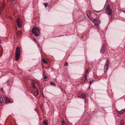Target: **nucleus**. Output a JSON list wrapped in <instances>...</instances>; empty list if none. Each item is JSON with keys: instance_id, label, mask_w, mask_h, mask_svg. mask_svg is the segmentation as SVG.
Wrapping results in <instances>:
<instances>
[{"instance_id": "obj_12", "label": "nucleus", "mask_w": 125, "mask_h": 125, "mask_svg": "<svg viewBox=\"0 0 125 125\" xmlns=\"http://www.w3.org/2000/svg\"><path fill=\"white\" fill-rule=\"evenodd\" d=\"M85 96V94L84 93H83L82 95L80 96L81 98L83 99L84 98Z\"/></svg>"}, {"instance_id": "obj_11", "label": "nucleus", "mask_w": 125, "mask_h": 125, "mask_svg": "<svg viewBox=\"0 0 125 125\" xmlns=\"http://www.w3.org/2000/svg\"><path fill=\"white\" fill-rule=\"evenodd\" d=\"M35 90L36 92L35 93L34 95L35 96L38 95L39 94L38 90L37 88H36Z\"/></svg>"}, {"instance_id": "obj_6", "label": "nucleus", "mask_w": 125, "mask_h": 125, "mask_svg": "<svg viewBox=\"0 0 125 125\" xmlns=\"http://www.w3.org/2000/svg\"><path fill=\"white\" fill-rule=\"evenodd\" d=\"M86 14L87 15V16L91 20L93 19L92 18V17L91 15V11L89 10L87 11Z\"/></svg>"}, {"instance_id": "obj_23", "label": "nucleus", "mask_w": 125, "mask_h": 125, "mask_svg": "<svg viewBox=\"0 0 125 125\" xmlns=\"http://www.w3.org/2000/svg\"><path fill=\"white\" fill-rule=\"evenodd\" d=\"M43 4L44 5V6L45 8H46L48 5V4L47 3H44Z\"/></svg>"}, {"instance_id": "obj_9", "label": "nucleus", "mask_w": 125, "mask_h": 125, "mask_svg": "<svg viewBox=\"0 0 125 125\" xmlns=\"http://www.w3.org/2000/svg\"><path fill=\"white\" fill-rule=\"evenodd\" d=\"M11 100L10 99L7 97H6V101L5 103L6 104H7L8 103H11ZM11 102V103H12Z\"/></svg>"}, {"instance_id": "obj_29", "label": "nucleus", "mask_w": 125, "mask_h": 125, "mask_svg": "<svg viewBox=\"0 0 125 125\" xmlns=\"http://www.w3.org/2000/svg\"><path fill=\"white\" fill-rule=\"evenodd\" d=\"M3 51H2V52H1V55H2V53H3Z\"/></svg>"}, {"instance_id": "obj_21", "label": "nucleus", "mask_w": 125, "mask_h": 125, "mask_svg": "<svg viewBox=\"0 0 125 125\" xmlns=\"http://www.w3.org/2000/svg\"><path fill=\"white\" fill-rule=\"evenodd\" d=\"M86 76H87V75H85L84 76V78H83V81H84L85 82V81L86 80V79H87L86 77Z\"/></svg>"}, {"instance_id": "obj_27", "label": "nucleus", "mask_w": 125, "mask_h": 125, "mask_svg": "<svg viewBox=\"0 0 125 125\" xmlns=\"http://www.w3.org/2000/svg\"><path fill=\"white\" fill-rule=\"evenodd\" d=\"M103 48H105V44H103Z\"/></svg>"}, {"instance_id": "obj_33", "label": "nucleus", "mask_w": 125, "mask_h": 125, "mask_svg": "<svg viewBox=\"0 0 125 125\" xmlns=\"http://www.w3.org/2000/svg\"><path fill=\"white\" fill-rule=\"evenodd\" d=\"M1 90L2 91L3 90V89H1Z\"/></svg>"}, {"instance_id": "obj_32", "label": "nucleus", "mask_w": 125, "mask_h": 125, "mask_svg": "<svg viewBox=\"0 0 125 125\" xmlns=\"http://www.w3.org/2000/svg\"><path fill=\"white\" fill-rule=\"evenodd\" d=\"M1 6H0V10H1Z\"/></svg>"}, {"instance_id": "obj_34", "label": "nucleus", "mask_w": 125, "mask_h": 125, "mask_svg": "<svg viewBox=\"0 0 125 125\" xmlns=\"http://www.w3.org/2000/svg\"><path fill=\"white\" fill-rule=\"evenodd\" d=\"M85 102L86 101V100L85 99Z\"/></svg>"}, {"instance_id": "obj_8", "label": "nucleus", "mask_w": 125, "mask_h": 125, "mask_svg": "<svg viewBox=\"0 0 125 125\" xmlns=\"http://www.w3.org/2000/svg\"><path fill=\"white\" fill-rule=\"evenodd\" d=\"M125 111V109H122L120 111H118L117 110H116V112L117 113L120 114H121L123 113Z\"/></svg>"}, {"instance_id": "obj_31", "label": "nucleus", "mask_w": 125, "mask_h": 125, "mask_svg": "<svg viewBox=\"0 0 125 125\" xmlns=\"http://www.w3.org/2000/svg\"><path fill=\"white\" fill-rule=\"evenodd\" d=\"M34 40L36 42V39H34Z\"/></svg>"}, {"instance_id": "obj_15", "label": "nucleus", "mask_w": 125, "mask_h": 125, "mask_svg": "<svg viewBox=\"0 0 125 125\" xmlns=\"http://www.w3.org/2000/svg\"><path fill=\"white\" fill-rule=\"evenodd\" d=\"M43 62L44 63H48V60H47L45 59L44 58L43 60Z\"/></svg>"}, {"instance_id": "obj_26", "label": "nucleus", "mask_w": 125, "mask_h": 125, "mask_svg": "<svg viewBox=\"0 0 125 125\" xmlns=\"http://www.w3.org/2000/svg\"><path fill=\"white\" fill-rule=\"evenodd\" d=\"M101 11H96V10H94V11L96 13H99L101 12Z\"/></svg>"}, {"instance_id": "obj_22", "label": "nucleus", "mask_w": 125, "mask_h": 125, "mask_svg": "<svg viewBox=\"0 0 125 125\" xmlns=\"http://www.w3.org/2000/svg\"><path fill=\"white\" fill-rule=\"evenodd\" d=\"M93 81H94V80H93V79H92L91 80H90L89 81V83L90 84V85L92 83V82H93Z\"/></svg>"}, {"instance_id": "obj_10", "label": "nucleus", "mask_w": 125, "mask_h": 125, "mask_svg": "<svg viewBox=\"0 0 125 125\" xmlns=\"http://www.w3.org/2000/svg\"><path fill=\"white\" fill-rule=\"evenodd\" d=\"M31 85L32 87V88H35V89H36V87L35 85V84L34 82H32L31 84Z\"/></svg>"}, {"instance_id": "obj_1", "label": "nucleus", "mask_w": 125, "mask_h": 125, "mask_svg": "<svg viewBox=\"0 0 125 125\" xmlns=\"http://www.w3.org/2000/svg\"><path fill=\"white\" fill-rule=\"evenodd\" d=\"M33 34L36 37L38 36L40 33V30L38 29L37 27L33 26L31 31Z\"/></svg>"}, {"instance_id": "obj_19", "label": "nucleus", "mask_w": 125, "mask_h": 125, "mask_svg": "<svg viewBox=\"0 0 125 125\" xmlns=\"http://www.w3.org/2000/svg\"><path fill=\"white\" fill-rule=\"evenodd\" d=\"M120 125H124V121L123 120H121L120 121Z\"/></svg>"}, {"instance_id": "obj_25", "label": "nucleus", "mask_w": 125, "mask_h": 125, "mask_svg": "<svg viewBox=\"0 0 125 125\" xmlns=\"http://www.w3.org/2000/svg\"><path fill=\"white\" fill-rule=\"evenodd\" d=\"M85 75H87V74L88 73V71L87 69L86 70V72H85Z\"/></svg>"}, {"instance_id": "obj_35", "label": "nucleus", "mask_w": 125, "mask_h": 125, "mask_svg": "<svg viewBox=\"0 0 125 125\" xmlns=\"http://www.w3.org/2000/svg\"><path fill=\"white\" fill-rule=\"evenodd\" d=\"M13 1H14L15 0H12Z\"/></svg>"}, {"instance_id": "obj_4", "label": "nucleus", "mask_w": 125, "mask_h": 125, "mask_svg": "<svg viewBox=\"0 0 125 125\" xmlns=\"http://www.w3.org/2000/svg\"><path fill=\"white\" fill-rule=\"evenodd\" d=\"M91 20L97 26H98L100 23V20L97 18L92 19Z\"/></svg>"}, {"instance_id": "obj_20", "label": "nucleus", "mask_w": 125, "mask_h": 125, "mask_svg": "<svg viewBox=\"0 0 125 125\" xmlns=\"http://www.w3.org/2000/svg\"><path fill=\"white\" fill-rule=\"evenodd\" d=\"M65 123L63 120H62L61 125H65Z\"/></svg>"}, {"instance_id": "obj_28", "label": "nucleus", "mask_w": 125, "mask_h": 125, "mask_svg": "<svg viewBox=\"0 0 125 125\" xmlns=\"http://www.w3.org/2000/svg\"><path fill=\"white\" fill-rule=\"evenodd\" d=\"M43 78L44 79H47V76H46L45 75L43 77Z\"/></svg>"}, {"instance_id": "obj_3", "label": "nucleus", "mask_w": 125, "mask_h": 125, "mask_svg": "<svg viewBox=\"0 0 125 125\" xmlns=\"http://www.w3.org/2000/svg\"><path fill=\"white\" fill-rule=\"evenodd\" d=\"M110 5H108L106 8L105 10L106 12H107L109 15L111 16V18H112V11L110 9Z\"/></svg>"}, {"instance_id": "obj_24", "label": "nucleus", "mask_w": 125, "mask_h": 125, "mask_svg": "<svg viewBox=\"0 0 125 125\" xmlns=\"http://www.w3.org/2000/svg\"><path fill=\"white\" fill-rule=\"evenodd\" d=\"M68 65V63L66 62L64 64V66H67Z\"/></svg>"}, {"instance_id": "obj_13", "label": "nucleus", "mask_w": 125, "mask_h": 125, "mask_svg": "<svg viewBox=\"0 0 125 125\" xmlns=\"http://www.w3.org/2000/svg\"><path fill=\"white\" fill-rule=\"evenodd\" d=\"M105 48H102L100 51V52L102 53H104V52L105 51Z\"/></svg>"}, {"instance_id": "obj_18", "label": "nucleus", "mask_w": 125, "mask_h": 125, "mask_svg": "<svg viewBox=\"0 0 125 125\" xmlns=\"http://www.w3.org/2000/svg\"><path fill=\"white\" fill-rule=\"evenodd\" d=\"M83 18L81 19V21L83 20V19H85L84 17V16H83V15H82V16H80L79 17V18Z\"/></svg>"}, {"instance_id": "obj_30", "label": "nucleus", "mask_w": 125, "mask_h": 125, "mask_svg": "<svg viewBox=\"0 0 125 125\" xmlns=\"http://www.w3.org/2000/svg\"><path fill=\"white\" fill-rule=\"evenodd\" d=\"M42 95L44 97V94H42Z\"/></svg>"}, {"instance_id": "obj_5", "label": "nucleus", "mask_w": 125, "mask_h": 125, "mask_svg": "<svg viewBox=\"0 0 125 125\" xmlns=\"http://www.w3.org/2000/svg\"><path fill=\"white\" fill-rule=\"evenodd\" d=\"M17 23L18 27L19 28L21 27V19L19 18H18L17 19Z\"/></svg>"}, {"instance_id": "obj_14", "label": "nucleus", "mask_w": 125, "mask_h": 125, "mask_svg": "<svg viewBox=\"0 0 125 125\" xmlns=\"http://www.w3.org/2000/svg\"><path fill=\"white\" fill-rule=\"evenodd\" d=\"M44 125H48V121L46 120H45L43 122Z\"/></svg>"}, {"instance_id": "obj_2", "label": "nucleus", "mask_w": 125, "mask_h": 125, "mask_svg": "<svg viewBox=\"0 0 125 125\" xmlns=\"http://www.w3.org/2000/svg\"><path fill=\"white\" fill-rule=\"evenodd\" d=\"M15 55L16 56L15 59L18 60L20 58V49L19 47H17L16 50Z\"/></svg>"}, {"instance_id": "obj_7", "label": "nucleus", "mask_w": 125, "mask_h": 125, "mask_svg": "<svg viewBox=\"0 0 125 125\" xmlns=\"http://www.w3.org/2000/svg\"><path fill=\"white\" fill-rule=\"evenodd\" d=\"M109 65V62H107L105 64L104 66V72H105L108 68Z\"/></svg>"}, {"instance_id": "obj_17", "label": "nucleus", "mask_w": 125, "mask_h": 125, "mask_svg": "<svg viewBox=\"0 0 125 125\" xmlns=\"http://www.w3.org/2000/svg\"><path fill=\"white\" fill-rule=\"evenodd\" d=\"M50 84L52 85L55 86V83L53 82H50Z\"/></svg>"}, {"instance_id": "obj_16", "label": "nucleus", "mask_w": 125, "mask_h": 125, "mask_svg": "<svg viewBox=\"0 0 125 125\" xmlns=\"http://www.w3.org/2000/svg\"><path fill=\"white\" fill-rule=\"evenodd\" d=\"M2 6L3 9H4L5 7V4L4 2H2L1 4Z\"/></svg>"}]
</instances>
